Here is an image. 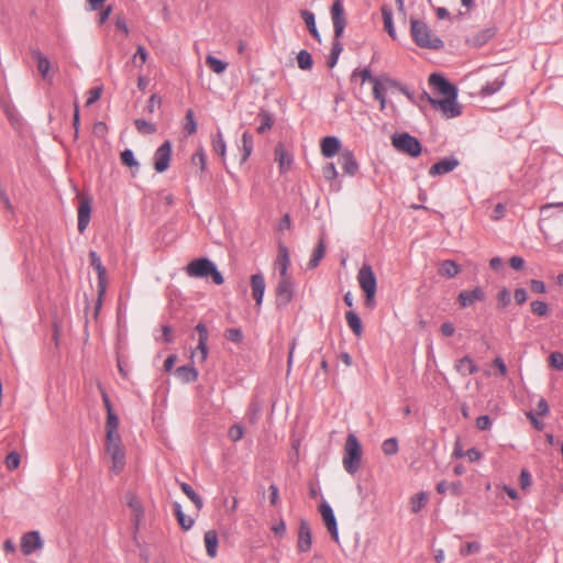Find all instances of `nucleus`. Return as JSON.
Wrapping results in <instances>:
<instances>
[{
  "instance_id": "1",
  "label": "nucleus",
  "mask_w": 563,
  "mask_h": 563,
  "mask_svg": "<svg viewBox=\"0 0 563 563\" xmlns=\"http://www.w3.org/2000/svg\"><path fill=\"white\" fill-rule=\"evenodd\" d=\"M104 453L110 463V472L119 475L125 467V449L119 428L106 430Z\"/></svg>"
},
{
  "instance_id": "2",
  "label": "nucleus",
  "mask_w": 563,
  "mask_h": 563,
  "mask_svg": "<svg viewBox=\"0 0 563 563\" xmlns=\"http://www.w3.org/2000/svg\"><path fill=\"white\" fill-rule=\"evenodd\" d=\"M410 32L415 43L422 48L439 49L443 46L442 40L435 35L422 21L411 19Z\"/></svg>"
},
{
  "instance_id": "3",
  "label": "nucleus",
  "mask_w": 563,
  "mask_h": 563,
  "mask_svg": "<svg viewBox=\"0 0 563 563\" xmlns=\"http://www.w3.org/2000/svg\"><path fill=\"white\" fill-rule=\"evenodd\" d=\"M186 273L189 277L195 278H203L211 276L213 283L217 285H222L224 283L222 274L217 269L214 263L208 258H198L191 261L186 266Z\"/></svg>"
},
{
  "instance_id": "4",
  "label": "nucleus",
  "mask_w": 563,
  "mask_h": 563,
  "mask_svg": "<svg viewBox=\"0 0 563 563\" xmlns=\"http://www.w3.org/2000/svg\"><path fill=\"white\" fill-rule=\"evenodd\" d=\"M362 449L357 438L349 434L344 444L343 466L349 474H355L361 466Z\"/></svg>"
},
{
  "instance_id": "5",
  "label": "nucleus",
  "mask_w": 563,
  "mask_h": 563,
  "mask_svg": "<svg viewBox=\"0 0 563 563\" xmlns=\"http://www.w3.org/2000/svg\"><path fill=\"white\" fill-rule=\"evenodd\" d=\"M357 282L365 294V306L373 308L375 306V296L377 290L376 276L369 265H363L357 273Z\"/></svg>"
},
{
  "instance_id": "6",
  "label": "nucleus",
  "mask_w": 563,
  "mask_h": 563,
  "mask_svg": "<svg viewBox=\"0 0 563 563\" xmlns=\"http://www.w3.org/2000/svg\"><path fill=\"white\" fill-rule=\"evenodd\" d=\"M372 85L374 98L379 102L380 110L386 108V92L389 88L397 87L402 93L410 97L406 88L400 87L396 80L386 75L377 76L375 79H372Z\"/></svg>"
},
{
  "instance_id": "7",
  "label": "nucleus",
  "mask_w": 563,
  "mask_h": 563,
  "mask_svg": "<svg viewBox=\"0 0 563 563\" xmlns=\"http://www.w3.org/2000/svg\"><path fill=\"white\" fill-rule=\"evenodd\" d=\"M393 145L402 153L412 157H417L421 153L420 142L408 133L395 135L393 137Z\"/></svg>"
},
{
  "instance_id": "8",
  "label": "nucleus",
  "mask_w": 563,
  "mask_h": 563,
  "mask_svg": "<svg viewBox=\"0 0 563 563\" xmlns=\"http://www.w3.org/2000/svg\"><path fill=\"white\" fill-rule=\"evenodd\" d=\"M433 108L442 113L446 119L455 118L461 114V106L456 97H444L441 99H430Z\"/></svg>"
},
{
  "instance_id": "9",
  "label": "nucleus",
  "mask_w": 563,
  "mask_h": 563,
  "mask_svg": "<svg viewBox=\"0 0 563 563\" xmlns=\"http://www.w3.org/2000/svg\"><path fill=\"white\" fill-rule=\"evenodd\" d=\"M172 143L165 141L154 153V169L157 173H164L168 169L172 159Z\"/></svg>"
},
{
  "instance_id": "10",
  "label": "nucleus",
  "mask_w": 563,
  "mask_h": 563,
  "mask_svg": "<svg viewBox=\"0 0 563 563\" xmlns=\"http://www.w3.org/2000/svg\"><path fill=\"white\" fill-rule=\"evenodd\" d=\"M331 18L333 22L334 36L335 38H340L346 25L344 8L341 0H334L331 7Z\"/></svg>"
},
{
  "instance_id": "11",
  "label": "nucleus",
  "mask_w": 563,
  "mask_h": 563,
  "mask_svg": "<svg viewBox=\"0 0 563 563\" xmlns=\"http://www.w3.org/2000/svg\"><path fill=\"white\" fill-rule=\"evenodd\" d=\"M292 299V283L290 276L280 277L276 287V303L278 307L288 305Z\"/></svg>"
},
{
  "instance_id": "12",
  "label": "nucleus",
  "mask_w": 563,
  "mask_h": 563,
  "mask_svg": "<svg viewBox=\"0 0 563 563\" xmlns=\"http://www.w3.org/2000/svg\"><path fill=\"white\" fill-rule=\"evenodd\" d=\"M429 85L444 97H457L456 88L450 84L443 76L439 74H431L429 77Z\"/></svg>"
},
{
  "instance_id": "13",
  "label": "nucleus",
  "mask_w": 563,
  "mask_h": 563,
  "mask_svg": "<svg viewBox=\"0 0 563 563\" xmlns=\"http://www.w3.org/2000/svg\"><path fill=\"white\" fill-rule=\"evenodd\" d=\"M319 511L333 541L339 543L338 525L332 508L327 503H322L319 507Z\"/></svg>"
},
{
  "instance_id": "14",
  "label": "nucleus",
  "mask_w": 563,
  "mask_h": 563,
  "mask_svg": "<svg viewBox=\"0 0 563 563\" xmlns=\"http://www.w3.org/2000/svg\"><path fill=\"white\" fill-rule=\"evenodd\" d=\"M43 548V540L38 531H30L21 538V550L25 555Z\"/></svg>"
},
{
  "instance_id": "15",
  "label": "nucleus",
  "mask_w": 563,
  "mask_h": 563,
  "mask_svg": "<svg viewBox=\"0 0 563 563\" xmlns=\"http://www.w3.org/2000/svg\"><path fill=\"white\" fill-rule=\"evenodd\" d=\"M91 216V199L86 196L80 197V202L78 206V231L82 233L90 221Z\"/></svg>"
},
{
  "instance_id": "16",
  "label": "nucleus",
  "mask_w": 563,
  "mask_h": 563,
  "mask_svg": "<svg viewBox=\"0 0 563 563\" xmlns=\"http://www.w3.org/2000/svg\"><path fill=\"white\" fill-rule=\"evenodd\" d=\"M275 162L278 164L280 173H287L292 164V155L285 148L283 144L275 147Z\"/></svg>"
},
{
  "instance_id": "17",
  "label": "nucleus",
  "mask_w": 563,
  "mask_h": 563,
  "mask_svg": "<svg viewBox=\"0 0 563 563\" xmlns=\"http://www.w3.org/2000/svg\"><path fill=\"white\" fill-rule=\"evenodd\" d=\"M251 288L256 306L261 307L266 288L265 279L262 274L258 273L251 276Z\"/></svg>"
},
{
  "instance_id": "18",
  "label": "nucleus",
  "mask_w": 563,
  "mask_h": 563,
  "mask_svg": "<svg viewBox=\"0 0 563 563\" xmlns=\"http://www.w3.org/2000/svg\"><path fill=\"white\" fill-rule=\"evenodd\" d=\"M485 298V294L482 288L476 287L471 291L463 290L459 294L457 301L461 307L465 308L472 306L476 301H482Z\"/></svg>"
},
{
  "instance_id": "19",
  "label": "nucleus",
  "mask_w": 563,
  "mask_h": 563,
  "mask_svg": "<svg viewBox=\"0 0 563 563\" xmlns=\"http://www.w3.org/2000/svg\"><path fill=\"white\" fill-rule=\"evenodd\" d=\"M311 548V531L306 521H301L298 530L297 549L299 552H308Z\"/></svg>"
},
{
  "instance_id": "20",
  "label": "nucleus",
  "mask_w": 563,
  "mask_h": 563,
  "mask_svg": "<svg viewBox=\"0 0 563 563\" xmlns=\"http://www.w3.org/2000/svg\"><path fill=\"white\" fill-rule=\"evenodd\" d=\"M457 166L459 161L456 158H444L433 164L429 169V174L431 176L444 175L452 172Z\"/></svg>"
},
{
  "instance_id": "21",
  "label": "nucleus",
  "mask_w": 563,
  "mask_h": 563,
  "mask_svg": "<svg viewBox=\"0 0 563 563\" xmlns=\"http://www.w3.org/2000/svg\"><path fill=\"white\" fill-rule=\"evenodd\" d=\"M99 388H100L101 396H102V401H103V405H104V408H106V411H107L106 430L119 428V418H118V416L114 413V411L112 409V405H111V401L109 399V396L101 388V386H99Z\"/></svg>"
},
{
  "instance_id": "22",
  "label": "nucleus",
  "mask_w": 563,
  "mask_h": 563,
  "mask_svg": "<svg viewBox=\"0 0 563 563\" xmlns=\"http://www.w3.org/2000/svg\"><path fill=\"white\" fill-rule=\"evenodd\" d=\"M340 141L335 136H325L321 140L320 150L324 157H332L340 151Z\"/></svg>"
},
{
  "instance_id": "23",
  "label": "nucleus",
  "mask_w": 563,
  "mask_h": 563,
  "mask_svg": "<svg viewBox=\"0 0 563 563\" xmlns=\"http://www.w3.org/2000/svg\"><path fill=\"white\" fill-rule=\"evenodd\" d=\"M128 506L131 509V519L135 526V529L139 530L144 517V509L142 504L135 496H131L129 498Z\"/></svg>"
},
{
  "instance_id": "24",
  "label": "nucleus",
  "mask_w": 563,
  "mask_h": 563,
  "mask_svg": "<svg viewBox=\"0 0 563 563\" xmlns=\"http://www.w3.org/2000/svg\"><path fill=\"white\" fill-rule=\"evenodd\" d=\"M276 266L279 269L280 277L290 276L288 274V269H289V266H290L289 251L284 245H280L278 247V255H277V258H276Z\"/></svg>"
},
{
  "instance_id": "25",
  "label": "nucleus",
  "mask_w": 563,
  "mask_h": 563,
  "mask_svg": "<svg viewBox=\"0 0 563 563\" xmlns=\"http://www.w3.org/2000/svg\"><path fill=\"white\" fill-rule=\"evenodd\" d=\"M461 272L460 265L452 260H445L439 263L438 274L446 278H454Z\"/></svg>"
},
{
  "instance_id": "26",
  "label": "nucleus",
  "mask_w": 563,
  "mask_h": 563,
  "mask_svg": "<svg viewBox=\"0 0 563 563\" xmlns=\"http://www.w3.org/2000/svg\"><path fill=\"white\" fill-rule=\"evenodd\" d=\"M340 163L343 170L350 176H354L358 169V164L356 163L354 156L351 152L346 151L341 154Z\"/></svg>"
},
{
  "instance_id": "27",
  "label": "nucleus",
  "mask_w": 563,
  "mask_h": 563,
  "mask_svg": "<svg viewBox=\"0 0 563 563\" xmlns=\"http://www.w3.org/2000/svg\"><path fill=\"white\" fill-rule=\"evenodd\" d=\"M207 554L210 558H216L218 553V534L214 530H209L203 537Z\"/></svg>"
},
{
  "instance_id": "28",
  "label": "nucleus",
  "mask_w": 563,
  "mask_h": 563,
  "mask_svg": "<svg viewBox=\"0 0 563 563\" xmlns=\"http://www.w3.org/2000/svg\"><path fill=\"white\" fill-rule=\"evenodd\" d=\"M455 369L463 376L472 375L478 371L476 364L468 356L462 357L455 363Z\"/></svg>"
},
{
  "instance_id": "29",
  "label": "nucleus",
  "mask_w": 563,
  "mask_h": 563,
  "mask_svg": "<svg viewBox=\"0 0 563 563\" xmlns=\"http://www.w3.org/2000/svg\"><path fill=\"white\" fill-rule=\"evenodd\" d=\"M437 492L442 495L451 493L454 496H460L463 492V485L461 482L448 483L442 481L437 485Z\"/></svg>"
},
{
  "instance_id": "30",
  "label": "nucleus",
  "mask_w": 563,
  "mask_h": 563,
  "mask_svg": "<svg viewBox=\"0 0 563 563\" xmlns=\"http://www.w3.org/2000/svg\"><path fill=\"white\" fill-rule=\"evenodd\" d=\"M345 319L349 328L352 330V332L357 336L361 338L363 334V324L354 311L350 310L345 313Z\"/></svg>"
},
{
  "instance_id": "31",
  "label": "nucleus",
  "mask_w": 563,
  "mask_h": 563,
  "mask_svg": "<svg viewBox=\"0 0 563 563\" xmlns=\"http://www.w3.org/2000/svg\"><path fill=\"white\" fill-rule=\"evenodd\" d=\"M428 500H429V496L424 492H421V493H418V494L411 496V498L409 500L411 512H413V514L419 512L426 506Z\"/></svg>"
},
{
  "instance_id": "32",
  "label": "nucleus",
  "mask_w": 563,
  "mask_h": 563,
  "mask_svg": "<svg viewBox=\"0 0 563 563\" xmlns=\"http://www.w3.org/2000/svg\"><path fill=\"white\" fill-rule=\"evenodd\" d=\"M206 64L217 75L223 74L229 65L227 62L221 60L210 54L206 57Z\"/></svg>"
},
{
  "instance_id": "33",
  "label": "nucleus",
  "mask_w": 563,
  "mask_h": 563,
  "mask_svg": "<svg viewBox=\"0 0 563 563\" xmlns=\"http://www.w3.org/2000/svg\"><path fill=\"white\" fill-rule=\"evenodd\" d=\"M301 18L305 21L310 34L318 41H320V34L316 26L314 14L311 11L302 10Z\"/></svg>"
},
{
  "instance_id": "34",
  "label": "nucleus",
  "mask_w": 563,
  "mask_h": 563,
  "mask_svg": "<svg viewBox=\"0 0 563 563\" xmlns=\"http://www.w3.org/2000/svg\"><path fill=\"white\" fill-rule=\"evenodd\" d=\"M174 510H175V515L177 517V521H178L179 526L184 530H189L195 523L194 518L186 516L183 512L180 505L177 503L174 505Z\"/></svg>"
},
{
  "instance_id": "35",
  "label": "nucleus",
  "mask_w": 563,
  "mask_h": 563,
  "mask_svg": "<svg viewBox=\"0 0 563 563\" xmlns=\"http://www.w3.org/2000/svg\"><path fill=\"white\" fill-rule=\"evenodd\" d=\"M176 374L185 383L195 382L198 378V372L192 366H180L176 369Z\"/></svg>"
},
{
  "instance_id": "36",
  "label": "nucleus",
  "mask_w": 563,
  "mask_h": 563,
  "mask_svg": "<svg viewBox=\"0 0 563 563\" xmlns=\"http://www.w3.org/2000/svg\"><path fill=\"white\" fill-rule=\"evenodd\" d=\"M382 14H383V19H384L385 30L388 32V34L393 38H396V32H395V27H394V23H393V11H391V9L389 7H387V5H383L382 7Z\"/></svg>"
},
{
  "instance_id": "37",
  "label": "nucleus",
  "mask_w": 563,
  "mask_h": 563,
  "mask_svg": "<svg viewBox=\"0 0 563 563\" xmlns=\"http://www.w3.org/2000/svg\"><path fill=\"white\" fill-rule=\"evenodd\" d=\"M180 488L183 493L194 503L196 508L200 510L203 506L201 497L187 483H181Z\"/></svg>"
},
{
  "instance_id": "38",
  "label": "nucleus",
  "mask_w": 563,
  "mask_h": 563,
  "mask_svg": "<svg viewBox=\"0 0 563 563\" xmlns=\"http://www.w3.org/2000/svg\"><path fill=\"white\" fill-rule=\"evenodd\" d=\"M325 254V244L323 240H320L317 247L314 249L311 258L308 262L309 268H314L319 265V262Z\"/></svg>"
},
{
  "instance_id": "39",
  "label": "nucleus",
  "mask_w": 563,
  "mask_h": 563,
  "mask_svg": "<svg viewBox=\"0 0 563 563\" xmlns=\"http://www.w3.org/2000/svg\"><path fill=\"white\" fill-rule=\"evenodd\" d=\"M33 56L34 58L36 59V63H37V70L41 73V75L46 78L47 77V74L49 71V68H51V63L49 60L47 59V57H45L41 52L38 51H35L33 53Z\"/></svg>"
},
{
  "instance_id": "40",
  "label": "nucleus",
  "mask_w": 563,
  "mask_h": 563,
  "mask_svg": "<svg viewBox=\"0 0 563 563\" xmlns=\"http://www.w3.org/2000/svg\"><path fill=\"white\" fill-rule=\"evenodd\" d=\"M95 271L98 275L97 292H100V296H104L107 286H108L107 269L102 264L99 267H97Z\"/></svg>"
},
{
  "instance_id": "41",
  "label": "nucleus",
  "mask_w": 563,
  "mask_h": 563,
  "mask_svg": "<svg viewBox=\"0 0 563 563\" xmlns=\"http://www.w3.org/2000/svg\"><path fill=\"white\" fill-rule=\"evenodd\" d=\"M258 119L261 120V124L257 128L258 133H265L266 131L272 129V126L274 124V120L269 112L264 111V110L261 111L258 113Z\"/></svg>"
},
{
  "instance_id": "42",
  "label": "nucleus",
  "mask_w": 563,
  "mask_h": 563,
  "mask_svg": "<svg viewBox=\"0 0 563 563\" xmlns=\"http://www.w3.org/2000/svg\"><path fill=\"white\" fill-rule=\"evenodd\" d=\"M242 163L246 162L253 151V137L249 132H244L242 135Z\"/></svg>"
},
{
  "instance_id": "43",
  "label": "nucleus",
  "mask_w": 563,
  "mask_h": 563,
  "mask_svg": "<svg viewBox=\"0 0 563 563\" xmlns=\"http://www.w3.org/2000/svg\"><path fill=\"white\" fill-rule=\"evenodd\" d=\"M208 357L207 343L198 342L197 347L191 353V360L194 362L203 363Z\"/></svg>"
},
{
  "instance_id": "44",
  "label": "nucleus",
  "mask_w": 563,
  "mask_h": 563,
  "mask_svg": "<svg viewBox=\"0 0 563 563\" xmlns=\"http://www.w3.org/2000/svg\"><path fill=\"white\" fill-rule=\"evenodd\" d=\"M298 67L302 70H308L312 67V56L309 52L302 49L297 55Z\"/></svg>"
},
{
  "instance_id": "45",
  "label": "nucleus",
  "mask_w": 563,
  "mask_h": 563,
  "mask_svg": "<svg viewBox=\"0 0 563 563\" xmlns=\"http://www.w3.org/2000/svg\"><path fill=\"white\" fill-rule=\"evenodd\" d=\"M212 148L213 151L219 155L221 156L222 158L225 157V152H227V145H225V142L223 140V136L220 132H218L214 136H213V140H212Z\"/></svg>"
},
{
  "instance_id": "46",
  "label": "nucleus",
  "mask_w": 563,
  "mask_h": 563,
  "mask_svg": "<svg viewBox=\"0 0 563 563\" xmlns=\"http://www.w3.org/2000/svg\"><path fill=\"white\" fill-rule=\"evenodd\" d=\"M134 124L137 132L141 134H153L156 132V125L143 119H136Z\"/></svg>"
},
{
  "instance_id": "47",
  "label": "nucleus",
  "mask_w": 563,
  "mask_h": 563,
  "mask_svg": "<svg viewBox=\"0 0 563 563\" xmlns=\"http://www.w3.org/2000/svg\"><path fill=\"white\" fill-rule=\"evenodd\" d=\"M504 85V81L503 80H494L492 82H487L485 86H483L482 90H481V95L483 97H488V96H492L494 95L495 92H497Z\"/></svg>"
},
{
  "instance_id": "48",
  "label": "nucleus",
  "mask_w": 563,
  "mask_h": 563,
  "mask_svg": "<svg viewBox=\"0 0 563 563\" xmlns=\"http://www.w3.org/2000/svg\"><path fill=\"white\" fill-rule=\"evenodd\" d=\"M185 120H186L185 125H184L185 131L189 135L195 134L197 132V123H196L192 110L189 109L187 111Z\"/></svg>"
},
{
  "instance_id": "49",
  "label": "nucleus",
  "mask_w": 563,
  "mask_h": 563,
  "mask_svg": "<svg viewBox=\"0 0 563 563\" xmlns=\"http://www.w3.org/2000/svg\"><path fill=\"white\" fill-rule=\"evenodd\" d=\"M342 49H343L342 44L340 43L339 38H335V41L333 42V45H332L331 56L328 59L329 67L332 68L335 66L339 55L341 54Z\"/></svg>"
},
{
  "instance_id": "50",
  "label": "nucleus",
  "mask_w": 563,
  "mask_h": 563,
  "mask_svg": "<svg viewBox=\"0 0 563 563\" xmlns=\"http://www.w3.org/2000/svg\"><path fill=\"white\" fill-rule=\"evenodd\" d=\"M191 163L196 166H198L203 173L206 170L207 165V157L202 148H199L192 156H191Z\"/></svg>"
},
{
  "instance_id": "51",
  "label": "nucleus",
  "mask_w": 563,
  "mask_h": 563,
  "mask_svg": "<svg viewBox=\"0 0 563 563\" xmlns=\"http://www.w3.org/2000/svg\"><path fill=\"white\" fill-rule=\"evenodd\" d=\"M382 450L386 455H394L398 452V442L395 438L385 440L382 444Z\"/></svg>"
},
{
  "instance_id": "52",
  "label": "nucleus",
  "mask_w": 563,
  "mask_h": 563,
  "mask_svg": "<svg viewBox=\"0 0 563 563\" xmlns=\"http://www.w3.org/2000/svg\"><path fill=\"white\" fill-rule=\"evenodd\" d=\"M550 366L558 371H563V353L552 352L548 358Z\"/></svg>"
},
{
  "instance_id": "53",
  "label": "nucleus",
  "mask_w": 563,
  "mask_h": 563,
  "mask_svg": "<svg viewBox=\"0 0 563 563\" xmlns=\"http://www.w3.org/2000/svg\"><path fill=\"white\" fill-rule=\"evenodd\" d=\"M21 462L20 454L18 452H10L5 457V465L8 470L13 471L19 467Z\"/></svg>"
},
{
  "instance_id": "54",
  "label": "nucleus",
  "mask_w": 563,
  "mask_h": 563,
  "mask_svg": "<svg viewBox=\"0 0 563 563\" xmlns=\"http://www.w3.org/2000/svg\"><path fill=\"white\" fill-rule=\"evenodd\" d=\"M120 157L123 165H126L129 167H134L139 165L131 150L123 151Z\"/></svg>"
},
{
  "instance_id": "55",
  "label": "nucleus",
  "mask_w": 563,
  "mask_h": 563,
  "mask_svg": "<svg viewBox=\"0 0 563 563\" xmlns=\"http://www.w3.org/2000/svg\"><path fill=\"white\" fill-rule=\"evenodd\" d=\"M244 430L240 424H233L228 431L231 441L236 442L243 438Z\"/></svg>"
},
{
  "instance_id": "56",
  "label": "nucleus",
  "mask_w": 563,
  "mask_h": 563,
  "mask_svg": "<svg viewBox=\"0 0 563 563\" xmlns=\"http://www.w3.org/2000/svg\"><path fill=\"white\" fill-rule=\"evenodd\" d=\"M531 311L538 316H545L549 311V307L544 301L536 300L531 302Z\"/></svg>"
},
{
  "instance_id": "57",
  "label": "nucleus",
  "mask_w": 563,
  "mask_h": 563,
  "mask_svg": "<svg viewBox=\"0 0 563 563\" xmlns=\"http://www.w3.org/2000/svg\"><path fill=\"white\" fill-rule=\"evenodd\" d=\"M101 93H102V87H95V88H91L87 95H88V98H87V101H86V106L89 107L91 104H93L96 101H98L101 97Z\"/></svg>"
},
{
  "instance_id": "58",
  "label": "nucleus",
  "mask_w": 563,
  "mask_h": 563,
  "mask_svg": "<svg viewBox=\"0 0 563 563\" xmlns=\"http://www.w3.org/2000/svg\"><path fill=\"white\" fill-rule=\"evenodd\" d=\"M481 549V544L478 542H467L462 545L460 552L462 555H470L473 553H477Z\"/></svg>"
},
{
  "instance_id": "59",
  "label": "nucleus",
  "mask_w": 563,
  "mask_h": 563,
  "mask_svg": "<svg viewBox=\"0 0 563 563\" xmlns=\"http://www.w3.org/2000/svg\"><path fill=\"white\" fill-rule=\"evenodd\" d=\"M147 57H148V54H147L146 49L143 46H139L136 48V52H135L132 60L134 64L140 62V65H143L146 63Z\"/></svg>"
},
{
  "instance_id": "60",
  "label": "nucleus",
  "mask_w": 563,
  "mask_h": 563,
  "mask_svg": "<svg viewBox=\"0 0 563 563\" xmlns=\"http://www.w3.org/2000/svg\"><path fill=\"white\" fill-rule=\"evenodd\" d=\"M323 176L328 179V180H333L338 177V170L334 166L333 163H329L327 164L323 169Z\"/></svg>"
},
{
  "instance_id": "61",
  "label": "nucleus",
  "mask_w": 563,
  "mask_h": 563,
  "mask_svg": "<svg viewBox=\"0 0 563 563\" xmlns=\"http://www.w3.org/2000/svg\"><path fill=\"white\" fill-rule=\"evenodd\" d=\"M492 426L490 418L488 416H481L476 419V427L479 430H488Z\"/></svg>"
},
{
  "instance_id": "62",
  "label": "nucleus",
  "mask_w": 563,
  "mask_h": 563,
  "mask_svg": "<svg viewBox=\"0 0 563 563\" xmlns=\"http://www.w3.org/2000/svg\"><path fill=\"white\" fill-rule=\"evenodd\" d=\"M161 98L157 95H152L147 101V110L150 113H153L155 111V108H158L161 106Z\"/></svg>"
},
{
  "instance_id": "63",
  "label": "nucleus",
  "mask_w": 563,
  "mask_h": 563,
  "mask_svg": "<svg viewBox=\"0 0 563 563\" xmlns=\"http://www.w3.org/2000/svg\"><path fill=\"white\" fill-rule=\"evenodd\" d=\"M196 331L199 333L198 342L207 343L208 342V330L205 324L198 323L196 325Z\"/></svg>"
},
{
  "instance_id": "64",
  "label": "nucleus",
  "mask_w": 563,
  "mask_h": 563,
  "mask_svg": "<svg viewBox=\"0 0 563 563\" xmlns=\"http://www.w3.org/2000/svg\"><path fill=\"white\" fill-rule=\"evenodd\" d=\"M531 484V475L527 470H522L520 473V486L522 489H526Z\"/></svg>"
}]
</instances>
